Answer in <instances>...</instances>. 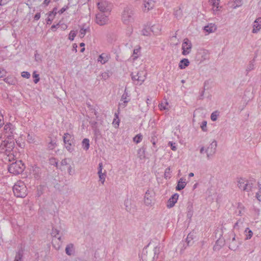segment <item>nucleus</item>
<instances>
[{
    "label": "nucleus",
    "instance_id": "obj_1",
    "mask_svg": "<svg viewBox=\"0 0 261 261\" xmlns=\"http://www.w3.org/2000/svg\"><path fill=\"white\" fill-rule=\"evenodd\" d=\"M161 251L160 244L152 246L151 243L145 246L142 251L141 258L143 261H153L158 258V255Z\"/></svg>",
    "mask_w": 261,
    "mask_h": 261
},
{
    "label": "nucleus",
    "instance_id": "obj_2",
    "mask_svg": "<svg viewBox=\"0 0 261 261\" xmlns=\"http://www.w3.org/2000/svg\"><path fill=\"white\" fill-rule=\"evenodd\" d=\"M135 8L132 5L127 6L124 7L122 18L125 24H129L132 22L135 18Z\"/></svg>",
    "mask_w": 261,
    "mask_h": 261
},
{
    "label": "nucleus",
    "instance_id": "obj_3",
    "mask_svg": "<svg viewBox=\"0 0 261 261\" xmlns=\"http://www.w3.org/2000/svg\"><path fill=\"white\" fill-rule=\"evenodd\" d=\"M14 195L17 197L24 198L27 195V188L25 184L21 181H17L13 187Z\"/></svg>",
    "mask_w": 261,
    "mask_h": 261
},
{
    "label": "nucleus",
    "instance_id": "obj_4",
    "mask_svg": "<svg viewBox=\"0 0 261 261\" xmlns=\"http://www.w3.org/2000/svg\"><path fill=\"white\" fill-rule=\"evenodd\" d=\"M63 139L66 149L70 152H73L74 150L75 144L74 136L68 133H66L64 134Z\"/></svg>",
    "mask_w": 261,
    "mask_h": 261
},
{
    "label": "nucleus",
    "instance_id": "obj_5",
    "mask_svg": "<svg viewBox=\"0 0 261 261\" xmlns=\"http://www.w3.org/2000/svg\"><path fill=\"white\" fill-rule=\"evenodd\" d=\"M25 166L22 161H17L10 164L8 167V171L10 173L14 175H18L23 172Z\"/></svg>",
    "mask_w": 261,
    "mask_h": 261
},
{
    "label": "nucleus",
    "instance_id": "obj_6",
    "mask_svg": "<svg viewBox=\"0 0 261 261\" xmlns=\"http://www.w3.org/2000/svg\"><path fill=\"white\" fill-rule=\"evenodd\" d=\"M229 237H232V239H229V241L228 242L229 243V248L230 250L235 251L239 247V245L241 244L239 239L236 238V236L233 232H231L229 233Z\"/></svg>",
    "mask_w": 261,
    "mask_h": 261
},
{
    "label": "nucleus",
    "instance_id": "obj_7",
    "mask_svg": "<svg viewBox=\"0 0 261 261\" xmlns=\"http://www.w3.org/2000/svg\"><path fill=\"white\" fill-rule=\"evenodd\" d=\"M98 9L101 13L107 12L111 11V4L106 0H100L97 3Z\"/></svg>",
    "mask_w": 261,
    "mask_h": 261
},
{
    "label": "nucleus",
    "instance_id": "obj_8",
    "mask_svg": "<svg viewBox=\"0 0 261 261\" xmlns=\"http://www.w3.org/2000/svg\"><path fill=\"white\" fill-rule=\"evenodd\" d=\"M192 48V43L191 41L187 38L184 39L182 44V54L186 56L190 53Z\"/></svg>",
    "mask_w": 261,
    "mask_h": 261
},
{
    "label": "nucleus",
    "instance_id": "obj_9",
    "mask_svg": "<svg viewBox=\"0 0 261 261\" xmlns=\"http://www.w3.org/2000/svg\"><path fill=\"white\" fill-rule=\"evenodd\" d=\"M217 146V142L214 140L207 147L205 152L206 153L208 159H210L216 153Z\"/></svg>",
    "mask_w": 261,
    "mask_h": 261
},
{
    "label": "nucleus",
    "instance_id": "obj_10",
    "mask_svg": "<svg viewBox=\"0 0 261 261\" xmlns=\"http://www.w3.org/2000/svg\"><path fill=\"white\" fill-rule=\"evenodd\" d=\"M154 192L152 191L147 190L144 196V203L147 206H151L153 204Z\"/></svg>",
    "mask_w": 261,
    "mask_h": 261
},
{
    "label": "nucleus",
    "instance_id": "obj_11",
    "mask_svg": "<svg viewBox=\"0 0 261 261\" xmlns=\"http://www.w3.org/2000/svg\"><path fill=\"white\" fill-rule=\"evenodd\" d=\"M108 17L103 13H98L96 16V22L100 25H103L108 22Z\"/></svg>",
    "mask_w": 261,
    "mask_h": 261
},
{
    "label": "nucleus",
    "instance_id": "obj_12",
    "mask_svg": "<svg viewBox=\"0 0 261 261\" xmlns=\"http://www.w3.org/2000/svg\"><path fill=\"white\" fill-rule=\"evenodd\" d=\"M255 182V179L253 177H250L249 179L246 180L245 185H243V191L246 192L252 191Z\"/></svg>",
    "mask_w": 261,
    "mask_h": 261
},
{
    "label": "nucleus",
    "instance_id": "obj_13",
    "mask_svg": "<svg viewBox=\"0 0 261 261\" xmlns=\"http://www.w3.org/2000/svg\"><path fill=\"white\" fill-rule=\"evenodd\" d=\"M194 234L193 233H189L186 239V246H185V243H182V246L181 248V250L183 251L185 250L187 247L191 246L194 244Z\"/></svg>",
    "mask_w": 261,
    "mask_h": 261
},
{
    "label": "nucleus",
    "instance_id": "obj_14",
    "mask_svg": "<svg viewBox=\"0 0 261 261\" xmlns=\"http://www.w3.org/2000/svg\"><path fill=\"white\" fill-rule=\"evenodd\" d=\"M178 194L177 193H175L171 196V197L169 198V199L168 200L167 206L168 208H171L176 203L177 200L178 198Z\"/></svg>",
    "mask_w": 261,
    "mask_h": 261
},
{
    "label": "nucleus",
    "instance_id": "obj_15",
    "mask_svg": "<svg viewBox=\"0 0 261 261\" xmlns=\"http://www.w3.org/2000/svg\"><path fill=\"white\" fill-rule=\"evenodd\" d=\"M253 28L252 31L253 33H256L261 29V17H258L255 19L253 22Z\"/></svg>",
    "mask_w": 261,
    "mask_h": 261
},
{
    "label": "nucleus",
    "instance_id": "obj_16",
    "mask_svg": "<svg viewBox=\"0 0 261 261\" xmlns=\"http://www.w3.org/2000/svg\"><path fill=\"white\" fill-rule=\"evenodd\" d=\"M128 93L126 91V89H125L124 90V92L122 94L121 98L120 100L123 102L119 104V106L120 107L122 106L123 108H124L126 107L127 103L130 100V99L128 98Z\"/></svg>",
    "mask_w": 261,
    "mask_h": 261
},
{
    "label": "nucleus",
    "instance_id": "obj_17",
    "mask_svg": "<svg viewBox=\"0 0 261 261\" xmlns=\"http://www.w3.org/2000/svg\"><path fill=\"white\" fill-rule=\"evenodd\" d=\"M145 74L146 73L144 71L138 72L136 74V76H137V83H136V84L141 85L146 79Z\"/></svg>",
    "mask_w": 261,
    "mask_h": 261
},
{
    "label": "nucleus",
    "instance_id": "obj_18",
    "mask_svg": "<svg viewBox=\"0 0 261 261\" xmlns=\"http://www.w3.org/2000/svg\"><path fill=\"white\" fill-rule=\"evenodd\" d=\"M225 242V241L223 239H218L213 247L214 250H219L224 245Z\"/></svg>",
    "mask_w": 261,
    "mask_h": 261
},
{
    "label": "nucleus",
    "instance_id": "obj_19",
    "mask_svg": "<svg viewBox=\"0 0 261 261\" xmlns=\"http://www.w3.org/2000/svg\"><path fill=\"white\" fill-rule=\"evenodd\" d=\"M32 173L36 179H38L40 177L41 172L39 167L37 166L32 167Z\"/></svg>",
    "mask_w": 261,
    "mask_h": 261
},
{
    "label": "nucleus",
    "instance_id": "obj_20",
    "mask_svg": "<svg viewBox=\"0 0 261 261\" xmlns=\"http://www.w3.org/2000/svg\"><path fill=\"white\" fill-rule=\"evenodd\" d=\"M186 186V179L184 178H181L178 181L177 185L175 189L176 191H180L184 189Z\"/></svg>",
    "mask_w": 261,
    "mask_h": 261
},
{
    "label": "nucleus",
    "instance_id": "obj_21",
    "mask_svg": "<svg viewBox=\"0 0 261 261\" xmlns=\"http://www.w3.org/2000/svg\"><path fill=\"white\" fill-rule=\"evenodd\" d=\"M150 31L155 35L160 33L161 27L160 24H156L152 25L150 28Z\"/></svg>",
    "mask_w": 261,
    "mask_h": 261
},
{
    "label": "nucleus",
    "instance_id": "obj_22",
    "mask_svg": "<svg viewBox=\"0 0 261 261\" xmlns=\"http://www.w3.org/2000/svg\"><path fill=\"white\" fill-rule=\"evenodd\" d=\"M190 64V62L188 59H182L179 63L178 67L180 69H185Z\"/></svg>",
    "mask_w": 261,
    "mask_h": 261
},
{
    "label": "nucleus",
    "instance_id": "obj_23",
    "mask_svg": "<svg viewBox=\"0 0 261 261\" xmlns=\"http://www.w3.org/2000/svg\"><path fill=\"white\" fill-rule=\"evenodd\" d=\"M65 252L68 255H73L74 253V248L73 244H68L65 248Z\"/></svg>",
    "mask_w": 261,
    "mask_h": 261
},
{
    "label": "nucleus",
    "instance_id": "obj_24",
    "mask_svg": "<svg viewBox=\"0 0 261 261\" xmlns=\"http://www.w3.org/2000/svg\"><path fill=\"white\" fill-rule=\"evenodd\" d=\"M154 2L153 0H145L144 2V7L148 11L152 9L154 6Z\"/></svg>",
    "mask_w": 261,
    "mask_h": 261
},
{
    "label": "nucleus",
    "instance_id": "obj_25",
    "mask_svg": "<svg viewBox=\"0 0 261 261\" xmlns=\"http://www.w3.org/2000/svg\"><path fill=\"white\" fill-rule=\"evenodd\" d=\"M145 150L146 148L143 146L138 150V155L141 160L145 158Z\"/></svg>",
    "mask_w": 261,
    "mask_h": 261
},
{
    "label": "nucleus",
    "instance_id": "obj_26",
    "mask_svg": "<svg viewBox=\"0 0 261 261\" xmlns=\"http://www.w3.org/2000/svg\"><path fill=\"white\" fill-rule=\"evenodd\" d=\"M4 81L10 85H15L16 84V80L13 77H7L4 79Z\"/></svg>",
    "mask_w": 261,
    "mask_h": 261
},
{
    "label": "nucleus",
    "instance_id": "obj_27",
    "mask_svg": "<svg viewBox=\"0 0 261 261\" xmlns=\"http://www.w3.org/2000/svg\"><path fill=\"white\" fill-rule=\"evenodd\" d=\"M89 140L87 138H85L83 140L82 142V145L83 148L85 150H88L90 147Z\"/></svg>",
    "mask_w": 261,
    "mask_h": 261
},
{
    "label": "nucleus",
    "instance_id": "obj_28",
    "mask_svg": "<svg viewBox=\"0 0 261 261\" xmlns=\"http://www.w3.org/2000/svg\"><path fill=\"white\" fill-rule=\"evenodd\" d=\"M59 232H60V231L59 230L53 227L52 228V231L51 232V234L54 238H57L59 241L62 242L61 237H60V236H59V237H57L59 234Z\"/></svg>",
    "mask_w": 261,
    "mask_h": 261
},
{
    "label": "nucleus",
    "instance_id": "obj_29",
    "mask_svg": "<svg viewBox=\"0 0 261 261\" xmlns=\"http://www.w3.org/2000/svg\"><path fill=\"white\" fill-rule=\"evenodd\" d=\"M219 2L220 0H211V3H212L213 6V9L214 11H218L219 10Z\"/></svg>",
    "mask_w": 261,
    "mask_h": 261
},
{
    "label": "nucleus",
    "instance_id": "obj_30",
    "mask_svg": "<svg viewBox=\"0 0 261 261\" xmlns=\"http://www.w3.org/2000/svg\"><path fill=\"white\" fill-rule=\"evenodd\" d=\"M98 62H100L101 64H105L108 60V57L104 54L100 55L98 58Z\"/></svg>",
    "mask_w": 261,
    "mask_h": 261
},
{
    "label": "nucleus",
    "instance_id": "obj_31",
    "mask_svg": "<svg viewBox=\"0 0 261 261\" xmlns=\"http://www.w3.org/2000/svg\"><path fill=\"white\" fill-rule=\"evenodd\" d=\"M193 209L192 204H189L187 206V217L188 219H191L193 216Z\"/></svg>",
    "mask_w": 261,
    "mask_h": 261
},
{
    "label": "nucleus",
    "instance_id": "obj_32",
    "mask_svg": "<svg viewBox=\"0 0 261 261\" xmlns=\"http://www.w3.org/2000/svg\"><path fill=\"white\" fill-rule=\"evenodd\" d=\"M216 29V28L215 27L214 25H207L206 26H205L204 28V30L206 32H208V33H212L214 31V30Z\"/></svg>",
    "mask_w": 261,
    "mask_h": 261
},
{
    "label": "nucleus",
    "instance_id": "obj_33",
    "mask_svg": "<svg viewBox=\"0 0 261 261\" xmlns=\"http://www.w3.org/2000/svg\"><path fill=\"white\" fill-rule=\"evenodd\" d=\"M255 57H255L250 62L249 65H248L247 68L246 69V71H247V72L253 69L254 66V62L255 61Z\"/></svg>",
    "mask_w": 261,
    "mask_h": 261
},
{
    "label": "nucleus",
    "instance_id": "obj_34",
    "mask_svg": "<svg viewBox=\"0 0 261 261\" xmlns=\"http://www.w3.org/2000/svg\"><path fill=\"white\" fill-rule=\"evenodd\" d=\"M246 180L243 178H240L238 181V186L240 189L243 190V185H245Z\"/></svg>",
    "mask_w": 261,
    "mask_h": 261
},
{
    "label": "nucleus",
    "instance_id": "obj_35",
    "mask_svg": "<svg viewBox=\"0 0 261 261\" xmlns=\"http://www.w3.org/2000/svg\"><path fill=\"white\" fill-rule=\"evenodd\" d=\"M23 253L21 251H18L16 254L14 261H22Z\"/></svg>",
    "mask_w": 261,
    "mask_h": 261
},
{
    "label": "nucleus",
    "instance_id": "obj_36",
    "mask_svg": "<svg viewBox=\"0 0 261 261\" xmlns=\"http://www.w3.org/2000/svg\"><path fill=\"white\" fill-rule=\"evenodd\" d=\"M143 138V136L141 134L137 135L134 138L133 141L136 142L137 144L141 142Z\"/></svg>",
    "mask_w": 261,
    "mask_h": 261
},
{
    "label": "nucleus",
    "instance_id": "obj_37",
    "mask_svg": "<svg viewBox=\"0 0 261 261\" xmlns=\"http://www.w3.org/2000/svg\"><path fill=\"white\" fill-rule=\"evenodd\" d=\"M171 169L170 167H168L165 169L164 172V177L166 179H168L171 177Z\"/></svg>",
    "mask_w": 261,
    "mask_h": 261
},
{
    "label": "nucleus",
    "instance_id": "obj_38",
    "mask_svg": "<svg viewBox=\"0 0 261 261\" xmlns=\"http://www.w3.org/2000/svg\"><path fill=\"white\" fill-rule=\"evenodd\" d=\"M33 77L34 79V82L35 84H37L40 81L39 75L37 73L36 71H34L33 73Z\"/></svg>",
    "mask_w": 261,
    "mask_h": 261
},
{
    "label": "nucleus",
    "instance_id": "obj_39",
    "mask_svg": "<svg viewBox=\"0 0 261 261\" xmlns=\"http://www.w3.org/2000/svg\"><path fill=\"white\" fill-rule=\"evenodd\" d=\"M219 116V112L218 111H215L211 114V119L212 121H215L217 120L218 116Z\"/></svg>",
    "mask_w": 261,
    "mask_h": 261
},
{
    "label": "nucleus",
    "instance_id": "obj_40",
    "mask_svg": "<svg viewBox=\"0 0 261 261\" xmlns=\"http://www.w3.org/2000/svg\"><path fill=\"white\" fill-rule=\"evenodd\" d=\"M245 232L247 233L246 234V240L250 239L252 236V234H253L252 231L251 230H249L248 228H247L245 230Z\"/></svg>",
    "mask_w": 261,
    "mask_h": 261
},
{
    "label": "nucleus",
    "instance_id": "obj_41",
    "mask_svg": "<svg viewBox=\"0 0 261 261\" xmlns=\"http://www.w3.org/2000/svg\"><path fill=\"white\" fill-rule=\"evenodd\" d=\"M98 176L99 178V180L103 184L105 181L106 177V172L105 171L104 173H102L100 174H98Z\"/></svg>",
    "mask_w": 261,
    "mask_h": 261
},
{
    "label": "nucleus",
    "instance_id": "obj_42",
    "mask_svg": "<svg viewBox=\"0 0 261 261\" xmlns=\"http://www.w3.org/2000/svg\"><path fill=\"white\" fill-rule=\"evenodd\" d=\"M58 10V9L57 7H55L53 8V10L51 11H49L48 13H49V16H53V17H55L56 15H57L58 11H57Z\"/></svg>",
    "mask_w": 261,
    "mask_h": 261
},
{
    "label": "nucleus",
    "instance_id": "obj_43",
    "mask_svg": "<svg viewBox=\"0 0 261 261\" xmlns=\"http://www.w3.org/2000/svg\"><path fill=\"white\" fill-rule=\"evenodd\" d=\"M174 15L177 18H179L182 15V11L180 8L174 11Z\"/></svg>",
    "mask_w": 261,
    "mask_h": 261
},
{
    "label": "nucleus",
    "instance_id": "obj_44",
    "mask_svg": "<svg viewBox=\"0 0 261 261\" xmlns=\"http://www.w3.org/2000/svg\"><path fill=\"white\" fill-rule=\"evenodd\" d=\"M49 164L51 165H54L56 167H57L58 162L56 159L54 158H51L49 159Z\"/></svg>",
    "mask_w": 261,
    "mask_h": 261
},
{
    "label": "nucleus",
    "instance_id": "obj_45",
    "mask_svg": "<svg viewBox=\"0 0 261 261\" xmlns=\"http://www.w3.org/2000/svg\"><path fill=\"white\" fill-rule=\"evenodd\" d=\"M150 28H144L142 30V35L144 36H148L150 35Z\"/></svg>",
    "mask_w": 261,
    "mask_h": 261
},
{
    "label": "nucleus",
    "instance_id": "obj_46",
    "mask_svg": "<svg viewBox=\"0 0 261 261\" xmlns=\"http://www.w3.org/2000/svg\"><path fill=\"white\" fill-rule=\"evenodd\" d=\"M57 146V144L56 142H54L52 140L49 143L48 145V147L49 149L53 150L55 147Z\"/></svg>",
    "mask_w": 261,
    "mask_h": 261
},
{
    "label": "nucleus",
    "instance_id": "obj_47",
    "mask_svg": "<svg viewBox=\"0 0 261 261\" xmlns=\"http://www.w3.org/2000/svg\"><path fill=\"white\" fill-rule=\"evenodd\" d=\"M207 122L206 121H203L201 123L200 127L203 132L207 131Z\"/></svg>",
    "mask_w": 261,
    "mask_h": 261
},
{
    "label": "nucleus",
    "instance_id": "obj_48",
    "mask_svg": "<svg viewBox=\"0 0 261 261\" xmlns=\"http://www.w3.org/2000/svg\"><path fill=\"white\" fill-rule=\"evenodd\" d=\"M150 141L152 142L153 146H154L155 145L156 142L155 132H153L152 133V136H151V139Z\"/></svg>",
    "mask_w": 261,
    "mask_h": 261
},
{
    "label": "nucleus",
    "instance_id": "obj_49",
    "mask_svg": "<svg viewBox=\"0 0 261 261\" xmlns=\"http://www.w3.org/2000/svg\"><path fill=\"white\" fill-rule=\"evenodd\" d=\"M76 35V33L74 31H71L69 34V39L71 41L73 40Z\"/></svg>",
    "mask_w": 261,
    "mask_h": 261
},
{
    "label": "nucleus",
    "instance_id": "obj_50",
    "mask_svg": "<svg viewBox=\"0 0 261 261\" xmlns=\"http://www.w3.org/2000/svg\"><path fill=\"white\" fill-rule=\"evenodd\" d=\"M242 5V0H235L234 2V8H236L237 7H239Z\"/></svg>",
    "mask_w": 261,
    "mask_h": 261
},
{
    "label": "nucleus",
    "instance_id": "obj_51",
    "mask_svg": "<svg viewBox=\"0 0 261 261\" xmlns=\"http://www.w3.org/2000/svg\"><path fill=\"white\" fill-rule=\"evenodd\" d=\"M35 60L36 62H40L41 61V58L39 54H38L37 50L35 51Z\"/></svg>",
    "mask_w": 261,
    "mask_h": 261
},
{
    "label": "nucleus",
    "instance_id": "obj_52",
    "mask_svg": "<svg viewBox=\"0 0 261 261\" xmlns=\"http://www.w3.org/2000/svg\"><path fill=\"white\" fill-rule=\"evenodd\" d=\"M46 15H48V17L46 19L47 24H50L51 23V22H52V21L53 20V19L55 18V17L49 16V13H47L46 14Z\"/></svg>",
    "mask_w": 261,
    "mask_h": 261
},
{
    "label": "nucleus",
    "instance_id": "obj_53",
    "mask_svg": "<svg viewBox=\"0 0 261 261\" xmlns=\"http://www.w3.org/2000/svg\"><path fill=\"white\" fill-rule=\"evenodd\" d=\"M21 76L23 77H25L27 79H29L31 76L30 73L28 71H23L21 73Z\"/></svg>",
    "mask_w": 261,
    "mask_h": 261
},
{
    "label": "nucleus",
    "instance_id": "obj_54",
    "mask_svg": "<svg viewBox=\"0 0 261 261\" xmlns=\"http://www.w3.org/2000/svg\"><path fill=\"white\" fill-rule=\"evenodd\" d=\"M89 123L91 126L92 129L94 128H97V122L96 121L91 120L89 122Z\"/></svg>",
    "mask_w": 261,
    "mask_h": 261
},
{
    "label": "nucleus",
    "instance_id": "obj_55",
    "mask_svg": "<svg viewBox=\"0 0 261 261\" xmlns=\"http://www.w3.org/2000/svg\"><path fill=\"white\" fill-rule=\"evenodd\" d=\"M87 29L84 28H81L80 31V35L81 37H83L86 33Z\"/></svg>",
    "mask_w": 261,
    "mask_h": 261
},
{
    "label": "nucleus",
    "instance_id": "obj_56",
    "mask_svg": "<svg viewBox=\"0 0 261 261\" xmlns=\"http://www.w3.org/2000/svg\"><path fill=\"white\" fill-rule=\"evenodd\" d=\"M101 76L102 79L106 80L109 77L110 75L109 73L105 72L101 73Z\"/></svg>",
    "mask_w": 261,
    "mask_h": 261
},
{
    "label": "nucleus",
    "instance_id": "obj_57",
    "mask_svg": "<svg viewBox=\"0 0 261 261\" xmlns=\"http://www.w3.org/2000/svg\"><path fill=\"white\" fill-rule=\"evenodd\" d=\"M69 8L68 5L64 6L61 9H60L59 11H58V13L59 14H63L65 11H66Z\"/></svg>",
    "mask_w": 261,
    "mask_h": 261
},
{
    "label": "nucleus",
    "instance_id": "obj_58",
    "mask_svg": "<svg viewBox=\"0 0 261 261\" xmlns=\"http://www.w3.org/2000/svg\"><path fill=\"white\" fill-rule=\"evenodd\" d=\"M103 168V165L102 163H99L98 164V174H100L102 173V170Z\"/></svg>",
    "mask_w": 261,
    "mask_h": 261
},
{
    "label": "nucleus",
    "instance_id": "obj_59",
    "mask_svg": "<svg viewBox=\"0 0 261 261\" xmlns=\"http://www.w3.org/2000/svg\"><path fill=\"white\" fill-rule=\"evenodd\" d=\"M4 124V120L3 115L0 113V128Z\"/></svg>",
    "mask_w": 261,
    "mask_h": 261
},
{
    "label": "nucleus",
    "instance_id": "obj_60",
    "mask_svg": "<svg viewBox=\"0 0 261 261\" xmlns=\"http://www.w3.org/2000/svg\"><path fill=\"white\" fill-rule=\"evenodd\" d=\"M12 124L10 123H7L5 126H4V129L6 131L7 130H10L11 129V126Z\"/></svg>",
    "mask_w": 261,
    "mask_h": 261
},
{
    "label": "nucleus",
    "instance_id": "obj_61",
    "mask_svg": "<svg viewBox=\"0 0 261 261\" xmlns=\"http://www.w3.org/2000/svg\"><path fill=\"white\" fill-rule=\"evenodd\" d=\"M60 26V22L57 23V24H54L51 27V30L53 31H55L56 29Z\"/></svg>",
    "mask_w": 261,
    "mask_h": 261
},
{
    "label": "nucleus",
    "instance_id": "obj_62",
    "mask_svg": "<svg viewBox=\"0 0 261 261\" xmlns=\"http://www.w3.org/2000/svg\"><path fill=\"white\" fill-rule=\"evenodd\" d=\"M40 16H41V14H40V13L38 12V13H37L35 16H34V20H38L40 18Z\"/></svg>",
    "mask_w": 261,
    "mask_h": 261
},
{
    "label": "nucleus",
    "instance_id": "obj_63",
    "mask_svg": "<svg viewBox=\"0 0 261 261\" xmlns=\"http://www.w3.org/2000/svg\"><path fill=\"white\" fill-rule=\"evenodd\" d=\"M93 130L94 132V134L95 136H98L100 135V132L97 128H94V129H93Z\"/></svg>",
    "mask_w": 261,
    "mask_h": 261
},
{
    "label": "nucleus",
    "instance_id": "obj_64",
    "mask_svg": "<svg viewBox=\"0 0 261 261\" xmlns=\"http://www.w3.org/2000/svg\"><path fill=\"white\" fill-rule=\"evenodd\" d=\"M160 109L161 110H167V108H166V106L164 105L163 103H161L159 106Z\"/></svg>",
    "mask_w": 261,
    "mask_h": 261
}]
</instances>
